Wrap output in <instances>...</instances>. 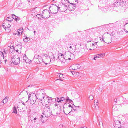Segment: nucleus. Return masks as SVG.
<instances>
[{"label":"nucleus","instance_id":"nucleus-11","mask_svg":"<svg viewBox=\"0 0 128 128\" xmlns=\"http://www.w3.org/2000/svg\"><path fill=\"white\" fill-rule=\"evenodd\" d=\"M64 113L66 114H68L70 113L71 111H70L68 107L66 108L63 110Z\"/></svg>","mask_w":128,"mask_h":128},{"label":"nucleus","instance_id":"nucleus-56","mask_svg":"<svg viewBox=\"0 0 128 128\" xmlns=\"http://www.w3.org/2000/svg\"><path fill=\"white\" fill-rule=\"evenodd\" d=\"M19 103H22L23 105H24V106H26L24 102H20Z\"/></svg>","mask_w":128,"mask_h":128},{"label":"nucleus","instance_id":"nucleus-57","mask_svg":"<svg viewBox=\"0 0 128 128\" xmlns=\"http://www.w3.org/2000/svg\"><path fill=\"white\" fill-rule=\"evenodd\" d=\"M60 126H61L62 127H63V125L62 124H60Z\"/></svg>","mask_w":128,"mask_h":128},{"label":"nucleus","instance_id":"nucleus-47","mask_svg":"<svg viewBox=\"0 0 128 128\" xmlns=\"http://www.w3.org/2000/svg\"><path fill=\"white\" fill-rule=\"evenodd\" d=\"M108 39L110 40V41H109V42H108V44H109V43H110L111 42V40L110 38H109Z\"/></svg>","mask_w":128,"mask_h":128},{"label":"nucleus","instance_id":"nucleus-44","mask_svg":"<svg viewBox=\"0 0 128 128\" xmlns=\"http://www.w3.org/2000/svg\"><path fill=\"white\" fill-rule=\"evenodd\" d=\"M60 98H62L61 100H63V101L64 100H66V98H64L63 97H62Z\"/></svg>","mask_w":128,"mask_h":128},{"label":"nucleus","instance_id":"nucleus-12","mask_svg":"<svg viewBox=\"0 0 128 128\" xmlns=\"http://www.w3.org/2000/svg\"><path fill=\"white\" fill-rule=\"evenodd\" d=\"M72 67L73 68V67H76V68H72V70H77L78 68H79L81 67V66L80 64H76L74 65H72Z\"/></svg>","mask_w":128,"mask_h":128},{"label":"nucleus","instance_id":"nucleus-40","mask_svg":"<svg viewBox=\"0 0 128 128\" xmlns=\"http://www.w3.org/2000/svg\"><path fill=\"white\" fill-rule=\"evenodd\" d=\"M70 4H72L73 5V6L74 7L73 8V9L75 8V6H76L75 4H74L73 3H71Z\"/></svg>","mask_w":128,"mask_h":128},{"label":"nucleus","instance_id":"nucleus-27","mask_svg":"<svg viewBox=\"0 0 128 128\" xmlns=\"http://www.w3.org/2000/svg\"><path fill=\"white\" fill-rule=\"evenodd\" d=\"M36 17H37L38 18V19H41L42 18H43L42 16V15H41L40 14H38L36 16Z\"/></svg>","mask_w":128,"mask_h":128},{"label":"nucleus","instance_id":"nucleus-5","mask_svg":"<svg viewBox=\"0 0 128 128\" xmlns=\"http://www.w3.org/2000/svg\"><path fill=\"white\" fill-rule=\"evenodd\" d=\"M114 126L116 128H120L122 127H121V124L120 122L118 120H116L114 121Z\"/></svg>","mask_w":128,"mask_h":128},{"label":"nucleus","instance_id":"nucleus-20","mask_svg":"<svg viewBox=\"0 0 128 128\" xmlns=\"http://www.w3.org/2000/svg\"><path fill=\"white\" fill-rule=\"evenodd\" d=\"M98 120L99 122L98 124L100 126V122H101V124H102V126H103V123L102 121V118L101 117H98Z\"/></svg>","mask_w":128,"mask_h":128},{"label":"nucleus","instance_id":"nucleus-53","mask_svg":"<svg viewBox=\"0 0 128 128\" xmlns=\"http://www.w3.org/2000/svg\"><path fill=\"white\" fill-rule=\"evenodd\" d=\"M1 52V53L2 54V55L3 56V58H4V53L3 52Z\"/></svg>","mask_w":128,"mask_h":128},{"label":"nucleus","instance_id":"nucleus-15","mask_svg":"<svg viewBox=\"0 0 128 128\" xmlns=\"http://www.w3.org/2000/svg\"><path fill=\"white\" fill-rule=\"evenodd\" d=\"M41 94L40 96V99H41V100L42 101L43 100V99L44 98V93H40Z\"/></svg>","mask_w":128,"mask_h":128},{"label":"nucleus","instance_id":"nucleus-33","mask_svg":"<svg viewBox=\"0 0 128 128\" xmlns=\"http://www.w3.org/2000/svg\"><path fill=\"white\" fill-rule=\"evenodd\" d=\"M23 60L25 62L26 61V59H27L26 57V55L25 54L23 56Z\"/></svg>","mask_w":128,"mask_h":128},{"label":"nucleus","instance_id":"nucleus-2","mask_svg":"<svg viewBox=\"0 0 128 128\" xmlns=\"http://www.w3.org/2000/svg\"><path fill=\"white\" fill-rule=\"evenodd\" d=\"M12 61L13 63L15 64H19L20 62V59L18 56H14L12 58Z\"/></svg>","mask_w":128,"mask_h":128},{"label":"nucleus","instance_id":"nucleus-38","mask_svg":"<svg viewBox=\"0 0 128 128\" xmlns=\"http://www.w3.org/2000/svg\"><path fill=\"white\" fill-rule=\"evenodd\" d=\"M104 38L102 37V38H101L100 37V40L101 41H103L104 42H105L104 40Z\"/></svg>","mask_w":128,"mask_h":128},{"label":"nucleus","instance_id":"nucleus-48","mask_svg":"<svg viewBox=\"0 0 128 128\" xmlns=\"http://www.w3.org/2000/svg\"><path fill=\"white\" fill-rule=\"evenodd\" d=\"M124 30L126 32V33H128V31L126 30L124 28Z\"/></svg>","mask_w":128,"mask_h":128},{"label":"nucleus","instance_id":"nucleus-23","mask_svg":"<svg viewBox=\"0 0 128 128\" xmlns=\"http://www.w3.org/2000/svg\"><path fill=\"white\" fill-rule=\"evenodd\" d=\"M40 56L39 55H35L34 58V59H38V60L39 59L40 60H41V58H40Z\"/></svg>","mask_w":128,"mask_h":128},{"label":"nucleus","instance_id":"nucleus-63","mask_svg":"<svg viewBox=\"0 0 128 128\" xmlns=\"http://www.w3.org/2000/svg\"><path fill=\"white\" fill-rule=\"evenodd\" d=\"M11 50H10V51L12 53L13 52H14V51L12 50V52H11Z\"/></svg>","mask_w":128,"mask_h":128},{"label":"nucleus","instance_id":"nucleus-19","mask_svg":"<svg viewBox=\"0 0 128 128\" xmlns=\"http://www.w3.org/2000/svg\"><path fill=\"white\" fill-rule=\"evenodd\" d=\"M58 59L60 61L62 62H63L64 61V59H65V57H63V56L61 57V58H60V56L59 54V56H58Z\"/></svg>","mask_w":128,"mask_h":128},{"label":"nucleus","instance_id":"nucleus-46","mask_svg":"<svg viewBox=\"0 0 128 128\" xmlns=\"http://www.w3.org/2000/svg\"><path fill=\"white\" fill-rule=\"evenodd\" d=\"M68 106L70 107H70H71L72 108V110H71V111L72 110V109L73 108L72 107V106H71V105H69Z\"/></svg>","mask_w":128,"mask_h":128},{"label":"nucleus","instance_id":"nucleus-37","mask_svg":"<svg viewBox=\"0 0 128 128\" xmlns=\"http://www.w3.org/2000/svg\"><path fill=\"white\" fill-rule=\"evenodd\" d=\"M94 98L93 96H90L89 97V99L90 100H92Z\"/></svg>","mask_w":128,"mask_h":128},{"label":"nucleus","instance_id":"nucleus-14","mask_svg":"<svg viewBox=\"0 0 128 128\" xmlns=\"http://www.w3.org/2000/svg\"><path fill=\"white\" fill-rule=\"evenodd\" d=\"M44 101L45 104H47L50 102V99L48 97H46L44 100Z\"/></svg>","mask_w":128,"mask_h":128},{"label":"nucleus","instance_id":"nucleus-64","mask_svg":"<svg viewBox=\"0 0 128 128\" xmlns=\"http://www.w3.org/2000/svg\"><path fill=\"white\" fill-rule=\"evenodd\" d=\"M34 34H35V33H36V31H34Z\"/></svg>","mask_w":128,"mask_h":128},{"label":"nucleus","instance_id":"nucleus-35","mask_svg":"<svg viewBox=\"0 0 128 128\" xmlns=\"http://www.w3.org/2000/svg\"><path fill=\"white\" fill-rule=\"evenodd\" d=\"M107 7H105L104 8L102 9V10L104 12H106L107 11Z\"/></svg>","mask_w":128,"mask_h":128},{"label":"nucleus","instance_id":"nucleus-30","mask_svg":"<svg viewBox=\"0 0 128 128\" xmlns=\"http://www.w3.org/2000/svg\"><path fill=\"white\" fill-rule=\"evenodd\" d=\"M112 110H117V108L116 105L112 107Z\"/></svg>","mask_w":128,"mask_h":128},{"label":"nucleus","instance_id":"nucleus-24","mask_svg":"<svg viewBox=\"0 0 128 128\" xmlns=\"http://www.w3.org/2000/svg\"><path fill=\"white\" fill-rule=\"evenodd\" d=\"M13 112L15 114L17 113V110H16V108L15 106H14L13 108Z\"/></svg>","mask_w":128,"mask_h":128},{"label":"nucleus","instance_id":"nucleus-16","mask_svg":"<svg viewBox=\"0 0 128 128\" xmlns=\"http://www.w3.org/2000/svg\"><path fill=\"white\" fill-rule=\"evenodd\" d=\"M62 98H57V99H56L55 101L59 103L62 102L63 101V100H61Z\"/></svg>","mask_w":128,"mask_h":128},{"label":"nucleus","instance_id":"nucleus-31","mask_svg":"<svg viewBox=\"0 0 128 128\" xmlns=\"http://www.w3.org/2000/svg\"><path fill=\"white\" fill-rule=\"evenodd\" d=\"M98 55H99V58H100L102 57H103L104 56H105V54L100 53V54H98Z\"/></svg>","mask_w":128,"mask_h":128},{"label":"nucleus","instance_id":"nucleus-62","mask_svg":"<svg viewBox=\"0 0 128 128\" xmlns=\"http://www.w3.org/2000/svg\"><path fill=\"white\" fill-rule=\"evenodd\" d=\"M11 50H10V51L12 53L13 52H14V51L12 50V52H11Z\"/></svg>","mask_w":128,"mask_h":128},{"label":"nucleus","instance_id":"nucleus-43","mask_svg":"<svg viewBox=\"0 0 128 128\" xmlns=\"http://www.w3.org/2000/svg\"><path fill=\"white\" fill-rule=\"evenodd\" d=\"M49 109H50V108L49 106H47L46 108V110H49Z\"/></svg>","mask_w":128,"mask_h":128},{"label":"nucleus","instance_id":"nucleus-50","mask_svg":"<svg viewBox=\"0 0 128 128\" xmlns=\"http://www.w3.org/2000/svg\"><path fill=\"white\" fill-rule=\"evenodd\" d=\"M70 48H72L71 49H70V51H72V46H70L69 47Z\"/></svg>","mask_w":128,"mask_h":128},{"label":"nucleus","instance_id":"nucleus-1","mask_svg":"<svg viewBox=\"0 0 128 128\" xmlns=\"http://www.w3.org/2000/svg\"><path fill=\"white\" fill-rule=\"evenodd\" d=\"M18 105V108L19 111L23 112L26 109V106L23 105L22 103H19Z\"/></svg>","mask_w":128,"mask_h":128},{"label":"nucleus","instance_id":"nucleus-21","mask_svg":"<svg viewBox=\"0 0 128 128\" xmlns=\"http://www.w3.org/2000/svg\"><path fill=\"white\" fill-rule=\"evenodd\" d=\"M12 17H12L13 19H14V17L13 16H14L15 18V19L16 21L17 20H20V18L16 16L14 14H12Z\"/></svg>","mask_w":128,"mask_h":128},{"label":"nucleus","instance_id":"nucleus-13","mask_svg":"<svg viewBox=\"0 0 128 128\" xmlns=\"http://www.w3.org/2000/svg\"><path fill=\"white\" fill-rule=\"evenodd\" d=\"M55 109L56 110V112L57 115L59 114L61 111V109L60 107L59 108L57 107L56 108H55Z\"/></svg>","mask_w":128,"mask_h":128},{"label":"nucleus","instance_id":"nucleus-17","mask_svg":"<svg viewBox=\"0 0 128 128\" xmlns=\"http://www.w3.org/2000/svg\"><path fill=\"white\" fill-rule=\"evenodd\" d=\"M8 96L6 97L2 100V102L4 104H5L8 101Z\"/></svg>","mask_w":128,"mask_h":128},{"label":"nucleus","instance_id":"nucleus-18","mask_svg":"<svg viewBox=\"0 0 128 128\" xmlns=\"http://www.w3.org/2000/svg\"><path fill=\"white\" fill-rule=\"evenodd\" d=\"M23 31V28H22V29L20 28V29H18V35H20V34H22Z\"/></svg>","mask_w":128,"mask_h":128},{"label":"nucleus","instance_id":"nucleus-39","mask_svg":"<svg viewBox=\"0 0 128 128\" xmlns=\"http://www.w3.org/2000/svg\"><path fill=\"white\" fill-rule=\"evenodd\" d=\"M94 105L95 106L96 109L97 110L99 109V108L97 104H96V105L95 104Z\"/></svg>","mask_w":128,"mask_h":128},{"label":"nucleus","instance_id":"nucleus-51","mask_svg":"<svg viewBox=\"0 0 128 128\" xmlns=\"http://www.w3.org/2000/svg\"><path fill=\"white\" fill-rule=\"evenodd\" d=\"M114 101L115 102H117V99H115L114 100Z\"/></svg>","mask_w":128,"mask_h":128},{"label":"nucleus","instance_id":"nucleus-26","mask_svg":"<svg viewBox=\"0 0 128 128\" xmlns=\"http://www.w3.org/2000/svg\"><path fill=\"white\" fill-rule=\"evenodd\" d=\"M30 104H34L36 103V101L32 100V99H30Z\"/></svg>","mask_w":128,"mask_h":128},{"label":"nucleus","instance_id":"nucleus-8","mask_svg":"<svg viewBox=\"0 0 128 128\" xmlns=\"http://www.w3.org/2000/svg\"><path fill=\"white\" fill-rule=\"evenodd\" d=\"M45 56L46 58L45 59V60L47 63H44L46 64H49L51 61L50 56L46 54Z\"/></svg>","mask_w":128,"mask_h":128},{"label":"nucleus","instance_id":"nucleus-22","mask_svg":"<svg viewBox=\"0 0 128 128\" xmlns=\"http://www.w3.org/2000/svg\"><path fill=\"white\" fill-rule=\"evenodd\" d=\"M23 40L24 42H27L28 41L30 40V38L26 36L25 38H24Z\"/></svg>","mask_w":128,"mask_h":128},{"label":"nucleus","instance_id":"nucleus-49","mask_svg":"<svg viewBox=\"0 0 128 128\" xmlns=\"http://www.w3.org/2000/svg\"><path fill=\"white\" fill-rule=\"evenodd\" d=\"M70 100V99L68 97L67 98V99L66 100V101L67 102H68V100Z\"/></svg>","mask_w":128,"mask_h":128},{"label":"nucleus","instance_id":"nucleus-61","mask_svg":"<svg viewBox=\"0 0 128 128\" xmlns=\"http://www.w3.org/2000/svg\"><path fill=\"white\" fill-rule=\"evenodd\" d=\"M57 106H58V105L57 104H55L54 105V106H56V107Z\"/></svg>","mask_w":128,"mask_h":128},{"label":"nucleus","instance_id":"nucleus-10","mask_svg":"<svg viewBox=\"0 0 128 128\" xmlns=\"http://www.w3.org/2000/svg\"><path fill=\"white\" fill-rule=\"evenodd\" d=\"M51 10H50V12L51 13L54 14H56L58 12L57 6H55L54 7H53L52 8V11H51Z\"/></svg>","mask_w":128,"mask_h":128},{"label":"nucleus","instance_id":"nucleus-60","mask_svg":"<svg viewBox=\"0 0 128 128\" xmlns=\"http://www.w3.org/2000/svg\"><path fill=\"white\" fill-rule=\"evenodd\" d=\"M82 128H87L86 127H82Z\"/></svg>","mask_w":128,"mask_h":128},{"label":"nucleus","instance_id":"nucleus-28","mask_svg":"<svg viewBox=\"0 0 128 128\" xmlns=\"http://www.w3.org/2000/svg\"><path fill=\"white\" fill-rule=\"evenodd\" d=\"M34 60L37 63H41V62L40 61V60L39 59L38 60L37 58L35 59L34 58Z\"/></svg>","mask_w":128,"mask_h":128},{"label":"nucleus","instance_id":"nucleus-29","mask_svg":"<svg viewBox=\"0 0 128 128\" xmlns=\"http://www.w3.org/2000/svg\"><path fill=\"white\" fill-rule=\"evenodd\" d=\"M52 114L53 116H56L57 115L56 114V110L55 108L54 109V110L53 111Z\"/></svg>","mask_w":128,"mask_h":128},{"label":"nucleus","instance_id":"nucleus-59","mask_svg":"<svg viewBox=\"0 0 128 128\" xmlns=\"http://www.w3.org/2000/svg\"><path fill=\"white\" fill-rule=\"evenodd\" d=\"M36 118H34V120H36Z\"/></svg>","mask_w":128,"mask_h":128},{"label":"nucleus","instance_id":"nucleus-45","mask_svg":"<svg viewBox=\"0 0 128 128\" xmlns=\"http://www.w3.org/2000/svg\"><path fill=\"white\" fill-rule=\"evenodd\" d=\"M58 56H59V54L60 55V56L61 57H62V56H63V54H61V53H60L59 54H58Z\"/></svg>","mask_w":128,"mask_h":128},{"label":"nucleus","instance_id":"nucleus-7","mask_svg":"<svg viewBox=\"0 0 128 128\" xmlns=\"http://www.w3.org/2000/svg\"><path fill=\"white\" fill-rule=\"evenodd\" d=\"M47 110V111H44L43 114L44 115L45 114V116L48 117H49L52 114H51L52 111L51 109H49V110Z\"/></svg>","mask_w":128,"mask_h":128},{"label":"nucleus","instance_id":"nucleus-4","mask_svg":"<svg viewBox=\"0 0 128 128\" xmlns=\"http://www.w3.org/2000/svg\"><path fill=\"white\" fill-rule=\"evenodd\" d=\"M2 26L6 30V28H8L10 27L11 26V25L9 23L7 22V20L6 19L4 20Z\"/></svg>","mask_w":128,"mask_h":128},{"label":"nucleus","instance_id":"nucleus-52","mask_svg":"<svg viewBox=\"0 0 128 128\" xmlns=\"http://www.w3.org/2000/svg\"><path fill=\"white\" fill-rule=\"evenodd\" d=\"M43 116L42 115H41L40 116V118H41V119H42V118L43 117Z\"/></svg>","mask_w":128,"mask_h":128},{"label":"nucleus","instance_id":"nucleus-3","mask_svg":"<svg viewBox=\"0 0 128 128\" xmlns=\"http://www.w3.org/2000/svg\"><path fill=\"white\" fill-rule=\"evenodd\" d=\"M42 15L43 17L45 18H48L50 16V12L47 10H43L42 12Z\"/></svg>","mask_w":128,"mask_h":128},{"label":"nucleus","instance_id":"nucleus-42","mask_svg":"<svg viewBox=\"0 0 128 128\" xmlns=\"http://www.w3.org/2000/svg\"><path fill=\"white\" fill-rule=\"evenodd\" d=\"M71 72L72 74L74 76V75L75 74H76V72H72V71H71Z\"/></svg>","mask_w":128,"mask_h":128},{"label":"nucleus","instance_id":"nucleus-54","mask_svg":"<svg viewBox=\"0 0 128 128\" xmlns=\"http://www.w3.org/2000/svg\"><path fill=\"white\" fill-rule=\"evenodd\" d=\"M92 59L93 60H96V58L94 56V58H93Z\"/></svg>","mask_w":128,"mask_h":128},{"label":"nucleus","instance_id":"nucleus-32","mask_svg":"<svg viewBox=\"0 0 128 128\" xmlns=\"http://www.w3.org/2000/svg\"><path fill=\"white\" fill-rule=\"evenodd\" d=\"M51 59L54 61L55 60L56 58L54 54H53L51 56Z\"/></svg>","mask_w":128,"mask_h":128},{"label":"nucleus","instance_id":"nucleus-6","mask_svg":"<svg viewBox=\"0 0 128 128\" xmlns=\"http://www.w3.org/2000/svg\"><path fill=\"white\" fill-rule=\"evenodd\" d=\"M30 95L29 96V99H32L36 101L37 100V97L35 94L32 93L30 94Z\"/></svg>","mask_w":128,"mask_h":128},{"label":"nucleus","instance_id":"nucleus-25","mask_svg":"<svg viewBox=\"0 0 128 128\" xmlns=\"http://www.w3.org/2000/svg\"><path fill=\"white\" fill-rule=\"evenodd\" d=\"M59 76L60 78V80L62 81L61 78H64V75L62 74H60L59 75Z\"/></svg>","mask_w":128,"mask_h":128},{"label":"nucleus","instance_id":"nucleus-55","mask_svg":"<svg viewBox=\"0 0 128 128\" xmlns=\"http://www.w3.org/2000/svg\"><path fill=\"white\" fill-rule=\"evenodd\" d=\"M69 100V102H72V100Z\"/></svg>","mask_w":128,"mask_h":128},{"label":"nucleus","instance_id":"nucleus-34","mask_svg":"<svg viewBox=\"0 0 128 128\" xmlns=\"http://www.w3.org/2000/svg\"><path fill=\"white\" fill-rule=\"evenodd\" d=\"M57 6V10L58 11L60 12H63V11L61 10L60 9V7H58L57 6Z\"/></svg>","mask_w":128,"mask_h":128},{"label":"nucleus","instance_id":"nucleus-41","mask_svg":"<svg viewBox=\"0 0 128 128\" xmlns=\"http://www.w3.org/2000/svg\"><path fill=\"white\" fill-rule=\"evenodd\" d=\"M94 56L96 58H99V55H98V54L94 55Z\"/></svg>","mask_w":128,"mask_h":128},{"label":"nucleus","instance_id":"nucleus-9","mask_svg":"<svg viewBox=\"0 0 128 128\" xmlns=\"http://www.w3.org/2000/svg\"><path fill=\"white\" fill-rule=\"evenodd\" d=\"M68 54H66V56H65V59L66 60H70V57L72 56H73V54H72L68 52Z\"/></svg>","mask_w":128,"mask_h":128},{"label":"nucleus","instance_id":"nucleus-36","mask_svg":"<svg viewBox=\"0 0 128 128\" xmlns=\"http://www.w3.org/2000/svg\"><path fill=\"white\" fill-rule=\"evenodd\" d=\"M7 18H8V19H7V21L11 22L12 20L10 19L9 16L7 17Z\"/></svg>","mask_w":128,"mask_h":128},{"label":"nucleus","instance_id":"nucleus-58","mask_svg":"<svg viewBox=\"0 0 128 128\" xmlns=\"http://www.w3.org/2000/svg\"><path fill=\"white\" fill-rule=\"evenodd\" d=\"M4 53L5 54H6V53L4 50Z\"/></svg>","mask_w":128,"mask_h":128}]
</instances>
